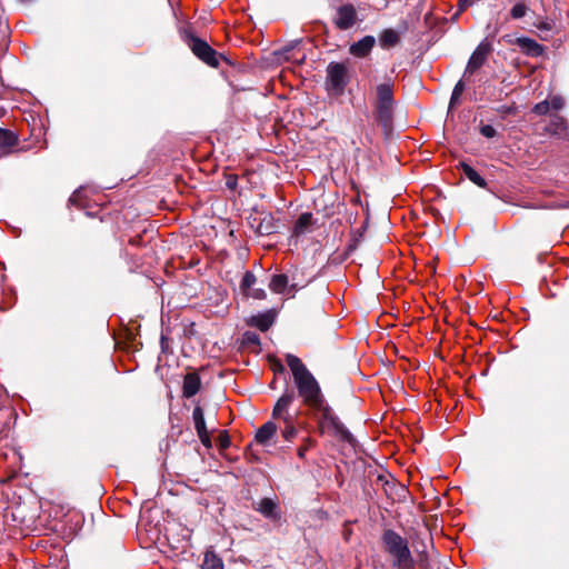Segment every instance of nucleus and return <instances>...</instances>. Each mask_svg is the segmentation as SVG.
<instances>
[{"label": "nucleus", "mask_w": 569, "mask_h": 569, "mask_svg": "<svg viewBox=\"0 0 569 569\" xmlns=\"http://www.w3.org/2000/svg\"><path fill=\"white\" fill-rule=\"evenodd\" d=\"M286 361L292 372L295 385L299 397L302 399V403L312 410L326 401L318 381L301 359L295 355L288 353Z\"/></svg>", "instance_id": "obj_1"}, {"label": "nucleus", "mask_w": 569, "mask_h": 569, "mask_svg": "<svg viewBox=\"0 0 569 569\" xmlns=\"http://www.w3.org/2000/svg\"><path fill=\"white\" fill-rule=\"evenodd\" d=\"M373 108L376 120L385 130L389 129L395 111L393 83L390 80L376 87Z\"/></svg>", "instance_id": "obj_2"}, {"label": "nucleus", "mask_w": 569, "mask_h": 569, "mask_svg": "<svg viewBox=\"0 0 569 569\" xmlns=\"http://www.w3.org/2000/svg\"><path fill=\"white\" fill-rule=\"evenodd\" d=\"M386 550L392 556V567L396 569H415L408 541L393 530H386L382 535Z\"/></svg>", "instance_id": "obj_3"}, {"label": "nucleus", "mask_w": 569, "mask_h": 569, "mask_svg": "<svg viewBox=\"0 0 569 569\" xmlns=\"http://www.w3.org/2000/svg\"><path fill=\"white\" fill-rule=\"evenodd\" d=\"M318 418L320 432L323 433L326 430L331 432L336 438L341 441L352 443L353 437L350 431L340 421L338 416L333 412L332 408L323 401L319 407L312 409Z\"/></svg>", "instance_id": "obj_4"}, {"label": "nucleus", "mask_w": 569, "mask_h": 569, "mask_svg": "<svg viewBox=\"0 0 569 569\" xmlns=\"http://www.w3.org/2000/svg\"><path fill=\"white\" fill-rule=\"evenodd\" d=\"M295 399V392L287 389L278 399L272 410V418L282 421L284 425L282 437L286 441H292L298 435V430L295 426L297 415L290 412V407Z\"/></svg>", "instance_id": "obj_5"}, {"label": "nucleus", "mask_w": 569, "mask_h": 569, "mask_svg": "<svg viewBox=\"0 0 569 569\" xmlns=\"http://www.w3.org/2000/svg\"><path fill=\"white\" fill-rule=\"evenodd\" d=\"M181 37L183 42L190 48L198 59L213 68L219 66L220 54L208 42L200 39L189 30H183Z\"/></svg>", "instance_id": "obj_6"}, {"label": "nucleus", "mask_w": 569, "mask_h": 569, "mask_svg": "<svg viewBox=\"0 0 569 569\" xmlns=\"http://www.w3.org/2000/svg\"><path fill=\"white\" fill-rule=\"evenodd\" d=\"M349 83L348 67L342 62H330L327 67L326 89L329 94L339 97Z\"/></svg>", "instance_id": "obj_7"}, {"label": "nucleus", "mask_w": 569, "mask_h": 569, "mask_svg": "<svg viewBox=\"0 0 569 569\" xmlns=\"http://www.w3.org/2000/svg\"><path fill=\"white\" fill-rule=\"evenodd\" d=\"M358 22V13L353 4L347 3L338 7L333 24L339 30H349Z\"/></svg>", "instance_id": "obj_8"}, {"label": "nucleus", "mask_w": 569, "mask_h": 569, "mask_svg": "<svg viewBox=\"0 0 569 569\" xmlns=\"http://www.w3.org/2000/svg\"><path fill=\"white\" fill-rule=\"evenodd\" d=\"M490 50L491 46L485 41L476 48L467 63L465 77L475 73L485 64Z\"/></svg>", "instance_id": "obj_9"}, {"label": "nucleus", "mask_w": 569, "mask_h": 569, "mask_svg": "<svg viewBox=\"0 0 569 569\" xmlns=\"http://www.w3.org/2000/svg\"><path fill=\"white\" fill-rule=\"evenodd\" d=\"M546 132L557 137L558 139L569 142V124L567 119L562 116H552L548 126L546 127Z\"/></svg>", "instance_id": "obj_10"}, {"label": "nucleus", "mask_w": 569, "mask_h": 569, "mask_svg": "<svg viewBox=\"0 0 569 569\" xmlns=\"http://www.w3.org/2000/svg\"><path fill=\"white\" fill-rule=\"evenodd\" d=\"M192 419H193L197 435H198L201 443L204 447L210 448L211 447V437L207 430L203 410L201 409V407H199V406L194 407V409L192 411Z\"/></svg>", "instance_id": "obj_11"}, {"label": "nucleus", "mask_w": 569, "mask_h": 569, "mask_svg": "<svg viewBox=\"0 0 569 569\" xmlns=\"http://www.w3.org/2000/svg\"><path fill=\"white\" fill-rule=\"evenodd\" d=\"M254 509L259 511L264 518L271 521H279L281 511L278 503L271 498H262L257 502Z\"/></svg>", "instance_id": "obj_12"}, {"label": "nucleus", "mask_w": 569, "mask_h": 569, "mask_svg": "<svg viewBox=\"0 0 569 569\" xmlns=\"http://www.w3.org/2000/svg\"><path fill=\"white\" fill-rule=\"evenodd\" d=\"M269 288L274 293H288L293 296L298 290L297 283L289 284V278L287 274L280 273L274 274L269 283Z\"/></svg>", "instance_id": "obj_13"}, {"label": "nucleus", "mask_w": 569, "mask_h": 569, "mask_svg": "<svg viewBox=\"0 0 569 569\" xmlns=\"http://www.w3.org/2000/svg\"><path fill=\"white\" fill-rule=\"evenodd\" d=\"M376 44V39L372 36H366L359 41L352 43L349 52L357 58L367 57Z\"/></svg>", "instance_id": "obj_14"}, {"label": "nucleus", "mask_w": 569, "mask_h": 569, "mask_svg": "<svg viewBox=\"0 0 569 569\" xmlns=\"http://www.w3.org/2000/svg\"><path fill=\"white\" fill-rule=\"evenodd\" d=\"M516 44L525 54L530 57H540L543 53V46L531 38L519 37L516 39Z\"/></svg>", "instance_id": "obj_15"}, {"label": "nucleus", "mask_w": 569, "mask_h": 569, "mask_svg": "<svg viewBox=\"0 0 569 569\" xmlns=\"http://www.w3.org/2000/svg\"><path fill=\"white\" fill-rule=\"evenodd\" d=\"M313 217L310 212H303L299 216L292 228V237L299 238L312 231Z\"/></svg>", "instance_id": "obj_16"}, {"label": "nucleus", "mask_w": 569, "mask_h": 569, "mask_svg": "<svg viewBox=\"0 0 569 569\" xmlns=\"http://www.w3.org/2000/svg\"><path fill=\"white\" fill-rule=\"evenodd\" d=\"M201 387V380L198 373L190 372L183 378L182 395L186 398H191L198 393Z\"/></svg>", "instance_id": "obj_17"}, {"label": "nucleus", "mask_w": 569, "mask_h": 569, "mask_svg": "<svg viewBox=\"0 0 569 569\" xmlns=\"http://www.w3.org/2000/svg\"><path fill=\"white\" fill-rule=\"evenodd\" d=\"M18 144V136L9 130L0 128V151L2 154H8Z\"/></svg>", "instance_id": "obj_18"}, {"label": "nucleus", "mask_w": 569, "mask_h": 569, "mask_svg": "<svg viewBox=\"0 0 569 569\" xmlns=\"http://www.w3.org/2000/svg\"><path fill=\"white\" fill-rule=\"evenodd\" d=\"M277 432V425L273 421H267L263 423L256 432V441L259 445L266 446L269 443L270 439Z\"/></svg>", "instance_id": "obj_19"}, {"label": "nucleus", "mask_w": 569, "mask_h": 569, "mask_svg": "<svg viewBox=\"0 0 569 569\" xmlns=\"http://www.w3.org/2000/svg\"><path fill=\"white\" fill-rule=\"evenodd\" d=\"M400 37L393 29H385L379 37V43L381 48L389 49L398 44Z\"/></svg>", "instance_id": "obj_20"}, {"label": "nucleus", "mask_w": 569, "mask_h": 569, "mask_svg": "<svg viewBox=\"0 0 569 569\" xmlns=\"http://www.w3.org/2000/svg\"><path fill=\"white\" fill-rule=\"evenodd\" d=\"M202 569H224L222 559L212 550L204 553Z\"/></svg>", "instance_id": "obj_21"}, {"label": "nucleus", "mask_w": 569, "mask_h": 569, "mask_svg": "<svg viewBox=\"0 0 569 569\" xmlns=\"http://www.w3.org/2000/svg\"><path fill=\"white\" fill-rule=\"evenodd\" d=\"M461 169L463 174L476 186L485 188L487 186L486 180L469 164L462 162Z\"/></svg>", "instance_id": "obj_22"}, {"label": "nucleus", "mask_w": 569, "mask_h": 569, "mask_svg": "<svg viewBox=\"0 0 569 569\" xmlns=\"http://www.w3.org/2000/svg\"><path fill=\"white\" fill-rule=\"evenodd\" d=\"M252 325L261 331H267L272 325V318L269 315H259L252 318Z\"/></svg>", "instance_id": "obj_23"}, {"label": "nucleus", "mask_w": 569, "mask_h": 569, "mask_svg": "<svg viewBox=\"0 0 569 569\" xmlns=\"http://www.w3.org/2000/svg\"><path fill=\"white\" fill-rule=\"evenodd\" d=\"M256 282V276L251 271H246L240 283V289L243 292V295L248 293L253 288Z\"/></svg>", "instance_id": "obj_24"}, {"label": "nucleus", "mask_w": 569, "mask_h": 569, "mask_svg": "<svg viewBox=\"0 0 569 569\" xmlns=\"http://www.w3.org/2000/svg\"><path fill=\"white\" fill-rule=\"evenodd\" d=\"M528 10L529 8L525 2H518L511 8L510 16L512 19L518 20L523 18L527 14Z\"/></svg>", "instance_id": "obj_25"}, {"label": "nucleus", "mask_w": 569, "mask_h": 569, "mask_svg": "<svg viewBox=\"0 0 569 569\" xmlns=\"http://www.w3.org/2000/svg\"><path fill=\"white\" fill-rule=\"evenodd\" d=\"M242 342L246 346H260V337L253 331H246L242 337Z\"/></svg>", "instance_id": "obj_26"}, {"label": "nucleus", "mask_w": 569, "mask_h": 569, "mask_svg": "<svg viewBox=\"0 0 569 569\" xmlns=\"http://www.w3.org/2000/svg\"><path fill=\"white\" fill-rule=\"evenodd\" d=\"M180 530L182 532V539L181 540H178V545L177 546H173L176 549H187L189 547V540H190V536H191V532L188 528H184V527H180Z\"/></svg>", "instance_id": "obj_27"}, {"label": "nucleus", "mask_w": 569, "mask_h": 569, "mask_svg": "<svg viewBox=\"0 0 569 569\" xmlns=\"http://www.w3.org/2000/svg\"><path fill=\"white\" fill-rule=\"evenodd\" d=\"M316 441L309 437L303 440V443L298 448L297 455L300 459H305L307 451L315 447Z\"/></svg>", "instance_id": "obj_28"}, {"label": "nucleus", "mask_w": 569, "mask_h": 569, "mask_svg": "<svg viewBox=\"0 0 569 569\" xmlns=\"http://www.w3.org/2000/svg\"><path fill=\"white\" fill-rule=\"evenodd\" d=\"M463 89H465L463 81L459 80L453 88L451 99H450V107H453L458 102L460 96L463 92Z\"/></svg>", "instance_id": "obj_29"}, {"label": "nucleus", "mask_w": 569, "mask_h": 569, "mask_svg": "<svg viewBox=\"0 0 569 569\" xmlns=\"http://www.w3.org/2000/svg\"><path fill=\"white\" fill-rule=\"evenodd\" d=\"M532 111L538 116H545L550 111V104L548 100H543L532 108Z\"/></svg>", "instance_id": "obj_30"}, {"label": "nucleus", "mask_w": 569, "mask_h": 569, "mask_svg": "<svg viewBox=\"0 0 569 569\" xmlns=\"http://www.w3.org/2000/svg\"><path fill=\"white\" fill-rule=\"evenodd\" d=\"M548 101L550 104V109L556 111L561 110L566 104L565 99L561 96H552Z\"/></svg>", "instance_id": "obj_31"}, {"label": "nucleus", "mask_w": 569, "mask_h": 569, "mask_svg": "<svg viewBox=\"0 0 569 569\" xmlns=\"http://www.w3.org/2000/svg\"><path fill=\"white\" fill-rule=\"evenodd\" d=\"M480 133L486 138H493L497 134V131L492 126L483 124L480 128Z\"/></svg>", "instance_id": "obj_32"}, {"label": "nucleus", "mask_w": 569, "mask_h": 569, "mask_svg": "<svg viewBox=\"0 0 569 569\" xmlns=\"http://www.w3.org/2000/svg\"><path fill=\"white\" fill-rule=\"evenodd\" d=\"M247 297H251L253 299L262 300L266 298V291L263 289H254L252 288L248 293H246Z\"/></svg>", "instance_id": "obj_33"}, {"label": "nucleus", "mask_w": 569, "mask_h": 569, "mask_svg": "<svg viewBox=\"0 0 569 569\" xmlns=\"http://www.w3.org/2000/svg\"><path fill=\"white\" fill-rule=\"evenodd\" d=\"M419 565L422 569H429V556L426 550L419 551Z\"/></svg>", "instance_id": "obj_34"}, {"label": "nucleus", "mask_w": 569, "mask_h": 569, "mask_svg": "<svg viewBox=\"0 0 569 569\" xmlns=\"http://www.w3.org/2000/svg\"><path fill=\"white\" fill-rule=\"evenodd\" d=\"M81 194H82V189H77L70 197L69 201L72 203V204H76V206H82V202H81Z\"/></svg>", "instance_id": "obj_35"}, {"label": "nucleus", "mask_w": 569, "mask_h": 569, "mask_svg": "<svg viewBox=\"0 0 569 569\" xmlns=\"http://www.w3.org/2000/svg\"><path fill=\"white\" fill-rule=\"evenodd\" d=\"M226 186L228 189L233 190L237 187V177L236 176H228L226 180Z\"/></svg>", "instance_id": "obj_36"}, {"label": "nucleus", "mask_w": 569, "mask_h": 569, "mask_svg": "<svg viewBox=\"0 0 569 569\" xmlns=\"http://www.w3.org/2000/svg\"><path fill=\"white\" fill-rule=\"evenodd\" d=\"M471 4H472L471 0H459V9H460V11L467 9Z\"/></svg>", "instance_id": "obj_37"}, {"label": "nucleus", "mask_w": 569, "mask_h": 569, "mask_svg": "<svg viewBox=\"0 0 569 569\" xmlns=\"http://www.w3.org/2000/svg\"><path fill=\"white\" fill-rule=\"evenodd\" d=\"M220 443H221V447L224 448V447L229 446V439L227 437L221 438Z\"/></svg>", "instance_id": "obj_38"}, {"label": "nucleus", "mask_w": 569, "mask_h": 569, "mask_svg": "<svg viewBox=\"0 0 569 569\" xmlns=\"http://www.w3.org/2000/svg\"><path fill=\"white\" fill-rule=\"evenodd\" d=\"M276 370L280 372L283 371V366L281 363H278Z\"/></svg>", "instance_id": "obj_39"}]
</instances>
